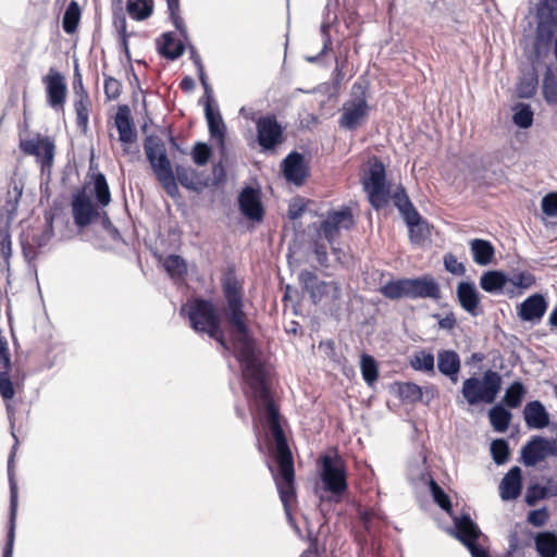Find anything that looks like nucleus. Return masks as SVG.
Returning a JSON list of instances; mask_svg holds the SVG:
<instances>
[{
    "label": "nucleus",
    "instance_id": "nucleus-1",
    "mask_svg": "<svg viewBox=\"0 0 557 557\" xmlns=\"http://www.w3.org/2000/svg\"><path fill=\"white\" fill-rule=\"evenodd\" d=\"M222 292L226 302L222 315L230 332L234 355L240 363L243 377L250 388L251 396L263 406L264 417L274 441V446L270 449L277 463V469H274L269 460H267V465L276 484L285 513L292 522L289 504L296 497L293 455L280 423L278 407L272 399L267 385L260 354L249 331L244 312L243 285L233 272H227L223 276Z\"/></svg>",
    "mask_w": 557,
    "mask_h": 557
},
{
    "label": "nucleus",
    "instance_id": "nucleus-2",
    "mask_svg": "<svg viewBox=\"0 0 557 557\" xmlns=\"http://www.w3.org/2000/svg\"><path fill=\"white\" fill-rule=\"evenodd\" d=\"M144 150L156 177L170 197L175 198L178 195L177 183L195 193H201L210 185V178H200L199 173L194 169L176 164L174 171L165 145L159 136H146Z\"/></svg>",
    "mask_w": 557,
    "mask_h": 557
},
{
    "label": "nucleus",
    "instance_id": "nucleus-3",
    "mask_svg": "<svg viewBox=\"0 0 557 557\" xmlns=\"http://www.w3.org/2000/svg\"><path fill=\"white\" fill-rule=\"evenodd\" d=\"M193 299L181 308V314L188 318L194 331L208 334L210 338L215 339L225 350H230V345L221 329V318L214 305L208 299Z\"/></svg>",
    "mask_w": 557,
    "mask_h": 557
},
{
    "label": "nucleus",
    "instance_id": "nucleus-4",
    "mask_svg": "<svg viewBox=\"0 0 557 557\" xmlns=\"http://www.w3.org/2000/svg\"><path fill=\"white\" fill-rule=\"evenodd\" d=\"M536 28L533 52L537 60L547 57L557 33V0H539L536 4Z\"/></svg>",
    "mask_w": 557,
    "mask_h": 557
},
{
    "label": "nucleus",
    "instance_id": "nucleus-5",
    "mask_svg": "<svg viewBox=\"0 0 557 557\" xmlns=\"http://www.w3.org/2000/svg\"><path fill=\"white\" fill-rule=\"evenodd\" d=\"M368 201L376 211L388 206L391 186L386 181V168L377 156L369 160V169L361 178Z\"/></svg>",
    "mask_w": 557,
    "mask_h": 557
},
{
    "label": "nucleus",
    "instance_id": "nucleus-6",
    "mask_svg": "<svg viewBox=\"0 0 557 557\" xmlns=\"http://www.w3.org/2000/svg\"><path fill=\"white\" fill-rule=\"evenodd\" d=\"M320 481L322 490L330 494V502L338 503L348 491L347 470L342 458L330 455L320 457Z\"/></svg>",
    "mask_w": 557,
    "mask_h": 557
},
{
    "label": "nucleus",
    "instance_id": "nucleus-7",
    "mask_svg": "<svg viewBox=\"0 0 557 557\" xmlns=\"http://www.w3.org/2000/svg\"><path fill=\"white\" fill-rule=\"evenodd\" d=\"M502 376L498 372L488 369L482 379L468 377L462 383L461 394L470 406L478 404H492L502 389Z\"/></svg>",
    "mask_w": 557,
    "mask_h": 557
},
{
    "label": "nucleus",
    "instance_id": "nucleus-8",
    "mask_svg": "<svg viewBox=\"0 0 557 557\" xmlns=\"http://www.w3.org/2000/svg\"><path fill=\"white\" fill-rule=\"evenodd\" d=\"M367 87L356 82L352 85V99L344 103L338 125L346 131L357 129L369 114V104L366 94Z\"/></svg>",
    "mask_w": 557,
    "mask_h": 557
},
{
    "label": "nucleus",
    "instance_id": "nucleus-9",
    "mask_svg": "<svg viewBox=\"0 0 557 557\" xmlns=\"http://www.w3.org/2000/svg\"><path fill=\"white\" fill-rule=\"evenodd\" d=\"M257 143L261 151H275L284 141V127L277 121L275 114L268 113L256 122Z\"/></svg>",
    "mask_w": 557,
    "mask_h": 557
},
{
    "label": "nucleus",
    "instance_id": "nucleus-10",
    "mask_svg": "<svg viewBox=\"0 0 557 557\" xmlns=\"http://www.w3.org/2000/svg\"><path fill=\"white\" fill-rule=\"evenodd\" d=\"M451 533L469 549L472 557H491L487 550L478 544L482 532L469 515L454 518Z\"/></svg>",
    "mask_w": 557,
    "mask_h": 557
},
{
    "label": "nucleus",
    "instance_id": "nucleus-11",
    "mask_svg": "<svg viewBox=\"0 0 557 557\" xmlns=\"http://www.w3.org/2000/svg\"><path fill=\"white\" fill-rule=\"evenodd\" d=\"M354 226L355 218L351 208L342 206L339 209L329 210L317 230L331 244L341 231H349Z\"/></svg>",
    "mask_w": 557,
    "mask_h": 557
},
{
    "label": "nucleus",
    "instance_id": "nucleus-12",
    "mask_svg": "<svg viewBox=\"0 0 557 557\" xmlns=\"http://www.w3.org/2000/svg\"><path fill=\"white\" fill-rule=\"evenodd\" d=\"M12 436L15 440V444L12 447V450H11L9 459H8V478H9V485H10V515H9V527H8V533H7V541H5V545L3 547L2 557H13V546H14V540H15V519H16V512H17V484L15 481L13 462H14L17 438L13 431H12Z\"/></svg>",
    "mask_w": 557,
    "mask_h": 557
},
{
    "label": "nucleus",
    "instance_id": "nucleus-13",
    "mask_svg": "<svg viewBox=\"0 0 557 557\" xmlns=\"http://www.w3.org/2000/svg\"><path fill=\"white\" fill-rule=\"evenodd\" d=\"M71 206L73 221L78 230H84L90 224L97 223L100 207L92 202L85 187L73 195Z\"/></svg>",
    "mask_w": 557,
    "mask_h": 557
},
{
    "label": "nucleus",
    "instance_id": "nucleus-14",
    "mask_svg": "<svg viewBox=\"0 0 557 557\" xmlns=\"http://www.w3.org/2000/svg\"><path fill=\"white\" fill-rule=\"evenodd\" d=\"M338 0H326L323 11V20L320 25V33L322 36L323 46L317 55L307 57L306 60L310 63H317L323 55L333 49V40L330 34L331 28L337 27L339 22L338 16Z\"/></svg>",
    "mask_w": 557,
    "mask_h": 557
},
{
    "label": "nucleus",
    "instance_id": "nucleus-15",
    "mask_svg": "<svg viewBox=\"0 0 557 557\" xmlns=\"http://www.w3.org/2000/svg\"><path fill=\"white\" fill-rule=\"evenodd\" d=\"M281 171L287 182L301 186L309 176V162L305 154L294 150L282 160Z\"/></svg>",
    "mask_w": 557,
    "mask_h": 557
},
{
    "label": "nucleus",
    "instance_id": "nucleus-16",
    "mask_svg": "<svg viewBox=\"0 0 557 557\" xmlns=\"http://www.w3.org/2000/svg\"><path fill=\"white\" fill-rule=\"evenodd\" d=\"M238 208L246 219L261 222L264 216V208L260 188L251 185L245 186L238 195Z\"/></svg>",
    "mask_w": 557,
    "mask_h": 557
},
{
    "label": "nucleus",
    "instance_id": "nucleus-17",
    "mask_svg": "<svg viewBox=\"0 0 557 557\" xmlns=\"http://www.w3.org/2000/svg\"><path fill=\"white\" fill-rule=\"evenodd\" d=\"M203 92L205 116L210 137L215 138L220 145L223 146L226 136V125L223 121L219 107L214 102L213 89L211 88V92L209 95L206 91Z\"/></svg>",
    "mask_w": 557,
    "mask_h": 557
},
{
    "label": "nucleus",
    "instance_id": "nucleus-18",
    "mask_svg": "<svg viewBox=\"0 0 557 557\" xmlns=\"http://www.w3.org/2000/svg\"><path fill=\"white\" fill-rule=\"evenodd\" d=\"M20 148L25 154L40 158L42 168L52 165L55 146L48 136L37 135L36 138L23 139Z\"/></svg>",
    "mask_w": 557,
    "mask_h": 557
},
{
    "label": "nucleus",
    "instance_id": "nucleus-19",
    "mask_svg": "<svg viewBox=\"0 0 557 557\" xmlns=\"http://www.w3.org/2000/svg\"><path fill=\"white\" fill-rule=\"evenodd\" d=\"M548 308V302L543 294L535 293L527 297L517 306V317L522 322H530L533 325L541 322Z\"/></svg>",
    "mask_w": 557,
    "mask_h": 557
},
{
    "label": "nucleus",
    "instance_id": "nucleus-20",
    "mask_svg": "<svg viewBox=\"0 0 557 557\" xmlns=\"http://www.w3.org/2000/svg\"><path fill=\"white\" fill-rule=\"evenodd\" d=\"M44 83L46 84L47 102L49 106L55 110L62 109L67 91L63 75L51 67L44 77Z\"/></svg>",
    "mask_w": 557,
    "mask_h": 557
},
{
    "label": "nucleus",
    "instance_id": "nucleus-21",
    "mask_svg": "<svg viewBox=\"0 0 557 557\" xmlns=\"http://www.w3.org/2000/svg\"><path fill=\"white\" fill-rule=\"evenodd\" d=\"M442 297L440 284L431 275L408 278V298L438 300Z\"/></svg>",
    "mask_w": 557,
    "mask_h": 557
},
{
    "label": "nucleus",
    "instance_id": "nucleus-22",
    "mask_svg": "<svg viewBox=\"0 0 557 557\" xmlns=\"http://www.w3.org/2000/svg\"><path fill=\"white\" fill-rule=\"evenodd\" d=\"M535 535L527 525L516 523L508 535L506 557H524V548L535 543Z\"/></svg>",
    "mask_w": 557,
    "mask_h": 557
},
{
    "label": "nucleus",
    "instance_id": "nucleus-23",
    "mask_svg": "<svg viewBox=\"0 0 557 557\" xmlns=\"http://www.w3.org/2000/svg\"><path fill=\"white\" fill-rule=\"evenodd\" d=\"M298 281L301 287L309 294L311 301L317 305L324 299L335 281L325 282L309 270H302L298 274Z\"/></svg>",
    "mask_w": 557,
    "mask_h": 557
},
{
    "label": "nucleus",
    "instance_id": "nucleus-24",
    "mask_svg": "<svg viewBox=\"0 0 557 557\" xmlns=\"http://www.w3.org/2000/svg\"><path fill=\"white\" fill-rule=\"evenodd\" d=\"M150 248L152 255L162 265L168 275L174 281L175 284L181 285L187 275V263L185 259L175 253L162 256L158 251V246H150Z\"/></svg>",
    "mask_w": 557,
    "mask_h": 557
},
{
    "label": "nucleus",
    "instance_id": "nucleus-25",
    "mask_svg": "<svg viewBox=\"0 0 557 557\" xmlns=\"http://www.w3.org/2000/svg\"><path fill=\"white\" fill-rule=\"evenodd\" d=\"M532 53V63L525 69L521 70V75L519 77V82L517 83V95L521 99H530L534 97L539 86V74L535 63H540L545 57H543L541 60H537L533 51Z\"/></svg>",
    "mask_w": 557,
    "mask_h": 557
},
{
    "label": "nucleus",
    "instance_id": "nucleus-26",
    "mask_svg": "<svg viewBox=\"0 0 557 557\" xmlns=\"http://www.w3.org/2000/svg\"><path fill=\"white\" fill-rule=\"evenodd\" d=\"M114 122L119 132V140L123 145L132 144L137 139V131L127 104L119 106Z\"/></svg>",
    "mask_w": 557,
    "mask_h": 557
},
{
    "label": "nucleus",
    "instance_id": "nucleus-27",
    "mask_svg": "<svg viewBox=\"0 0 557 557\" xmlns=\"http://www.w3.org/2000/svg\"><path fill=\"white\" fill-rule=\"evenodd\" d=\"M11 370V358L8 342L0 343V395L4 400L12 399L15 389L9 375Z\"/></svg>",
    "mask_w": 557,
    "mask_h": 557
},
{
    "label": "nucleus",
    "instance_id": "nucleus-28",
    "mask_svg": "<svg viewBox=\"0 0 557 557\" xmlns=\"http://www.w3.org/2000/svg\"><path fill=\"white\" fill-rule=\"evenodd\" d=\"M456 295L460 307L465 311L473 317H476L480 313V295L474 283L460 282L457 286Z\"/></svg>",
    "mask_w": 557,
    "mask_h": 557
},
{
    "label": "nucleus",
    "instance_id": "nucleus-29",
    "mask_svg": "<svg viewBox=\"0 0 557 557\" xmlns=\"http://www.w3.org/2000/svg\"><path fill=\"white\" fill-rule=\"evenodd\" d=\"M522 488L521 469L512 467L503 478L499 485V494L503 500L516 499L520 496Z\"/></svg>",
    "mask_w": 557,
    "mask_h": 557
},
{
    "label": "nucleus",
    "instance_id": "nucleus-30",
    "mask_svg": "<svg viewBox=\"0 0 557 557\" xmlns=\"http://www.w3.org/2000/svg\"><path fill=\"white\" fill-rule=\"evenodd\" d=\"M547 438L534 436L522 447V460L527 467H534L548 456Z\"/></svg>",
    "mask_w": 557,
    "mask_h": 557
},
{
    "label": "nucleus",
    "instance_id": "nucleus-31",
    "mask_svg": "<svg viewBox=\"0 0 557 557\" xmlns=\"http://www.w3.org/2000/svg\"><path fill=\"white\" fill-rule=\"evenodd\" d=\"M523 417L531 429H543L549 424V413L540 400L528 403L523 409Z\"/></svg>",
    "mask_w": 557,
    "mask_h": 557
},
{
    "label": "nucleus",
    "instance_id": "nucleus-32",
    "mask_svg": "<svg viewBox=\"0 0 557 557\" xmlns=\"http://www.w3.org/2000/svg\"><path fill=\"white\" fill-rule=\"evenodd\" d=\"M175 42V35L173 32H165L161 35L159 39H157V51L158 53L171 61H175L180 59L186 50V45L184 41H177L175 44L174 49H170L172 45Z\"/></svg>",
    "mask_w": 557,
    "mask_h": 557
},
{
    "label": "nucleus",
    "instance_id": "nucleus-33",
    "mask_svg": "<svg viewBox=\"0 0 557 557\" xmlns=\"http://www.w3.org/2000/svg\"><path fill=\"white\" fill-rule=\"evenodd\" d=\"M480 286L486 293L506 295V290L508 289L507 274L498 270L487 271L480 277Z\"/></svg>",
    "mask_w": 557,
    "mask_h": 557
},
{
    "label": "nucleus",
    "instance_id": "nucleus-34",
    "mask_svg": "<svg viewBox=\"0 0 557 557\" xmlns=\"http://www.w3.org/2000/svg\"><path fill=\"white\" fill-rule=\"evenodd\" d=\"M438 371L450 379L453 383H457L458 373L460 371V358L454 350H442L437 354Z\"/></svg>",
    "mask_w": 557,
    "mask_h": 557
},
{
    "label": "nucleus",
    "instance_id": "nucleus-35",
    "mask_svg": "<svg viewBox=\"0 0 557 557\" xmlns=\"http://www.w3.org/2000/svg\"><path fill=\"white\" fill-rule=\"evenodd\" d=\"M508 289L506 295L510 298L521 294L519 289H528L535 284V276L529 271L513 272L510 276L507 275Z\"/></svg>",
    "mask_w": 557,
    "mask_h": 557
},
{
    "label": "nucleus",
    "instance_id": "nucleus-36",
    "mask_svg": "<svg viewBox=\"0 0 557 557\" xmlns=\"http://www.w3.org/2000/svg\"><path fill=\"white\" fill-rule=\"evenodd\" d=\"M534 546L540 557H557V534L553 531L537 532Z\"/></svg>",
    "mask_w": 557,
    "mask_h": 557
},
{
    "label": "nucleus",
    "instance_id": "nucleus-37",
    "mask_svg": "<svg viewBox=\"0 0 557 557\" xmlns=\"http://www.w3.org/2000/svg\"><path fill=\"white\" fill-rule=\"evenodd\" d=\"M407 476L410 483L416 487L429 486L428 479H433V476L429 471L425 456H423L421 460L409 465Z\"/></svg>",
    "mask_w": 557,
    "mask_h": 557
},
{
    "label": "nucleus",
    "instance_id": "nucleus-38",
    "mask_svg": "<svg viewBox=\"0 0 557 557\" xmlns=\"http://www.w3.org/2000/svg\"><path fill=\"white\" fill-rule=\"evenodd\" d=\"M23 193V187H18L16 184L13 186V191H8V199L2 206L0 211V222L11 224L16 216L18 201Z\"/></svg>",
    "mask_w": 557,
    "mask_h": 557
},
{
    "label": "nucleus",
    "instance_id": "nucleus-39",
    "mask_svg": "<svg viewBox=\"0 0 557 557\" xmlns=\"http://www.w3.org/2000/svg\"><path fill=\"white\" fill-rule=\"evenodd\" d=\"M92 195L100 208L108 206L111 201L109 184L101 172L92 174Z\"/></svg>",
    "mask_w": 557,
    "mask_h": 557
},
{
    "label": "nucleus",
    "instance_id": "nucleus-40",
    "mask_svg": "<svg viewBox=\"0 0 557 557\" xmlns=\"http://www.w3.org/2000/svg\"><path fill=\"white\" fill-rule=\"evenodd\" d=\"M488 418L496 432H505L509 428L512 414L503 404H496L490 409Z\"/></svg>",
    "mask_w": 557,
    "mask_h": 557
},
{
    "label": "nucleus",
    "instance_id": "nucleus-41",
    "mask_svg": "<svg viewBox=\"0 0 557 557\" xmlns=\"http://www.w3.org/2000/svg\"><path fill=\"white\" fill-rule=\"evenodd\" d=\"M153 0H127L126 11L135 21H145L153 13Z\"/></svg>",
    "mask_w": 557,
    "mask_h": 557
},
{
    "label": "nucleus",
    "instance_id": "nucleus-42",
    "mask_svg": "<svg viewBox=\"0 0 557 557\" xmlns=\"http://www.w3.org/2000/svg\"><path fill=\"white\" fill-rule=\"evenodd\" d=\"M379 292L391 300L408 298V278L388 281L380 287Z\"/></svg>",
    "mask_w": 557,
    "mask_h": 557
},
{
    "label": "nucleus",
    "instance_id": "nucleus-43",
    "mask_svg": "<svg viewBox=\"0 0 557 557\" xmlns=\"http://www.w3.org/2000/svg\"><path fill=\"white\" fill-rule=\"evenodd\" d=\"M81 16H82V12H81V8H79L78 3L75 0H72L67 4V7L63 13V17H62L63 30L69 35L74 34L77 30V27H78V24L81 21Z\"/></svg>",
    "mask_w": 557,
    "mask_h": 557
},
{
    "label": "nucleus",
    "instance_id": "nucleus-44",
    "mask_svg": "<svg viewBox=\"0 0 557 557\" xmlns=\"http://www.w3.org/2000/svg\"><path fill=\"white\" fill-rule=\"evenodd\" d=\"M542 94L547 104H557V77L550 66L544 72Z\"/></svg>",
    "mask_w": 557,
    "mask_h": 557
},
{
    "label": "nucleus",
    "instance_id": "nucleus-45",
    "mask_svg": "<svg viewBox=\"0 0 557 557\" xmlns=\"http://www.w3.org/2000/svg\"><path fill=\"white\" fill-rule=\"evenodd\" d=\"M525 393L527 391L523 383L521 381H515L507 387L503 403L505 406L516 409L521 405Z\"/></svg>",
    "mask_w": 557,
    "mask_h": 557
},
{
    "label": "nucleus",
    "instance_id": "nucleus-46",
    "mask_svg": "<svg viewBox=\"0 0 557 557\" xmlns=\"http://www.w3.org/2000/svg\"><path fill=\"white\" fill-rule=\"evenodd\" d=\"M534 121V113L529 103L519 102L513 107L512 122L520 128H529Z\"/></svg>",
    "mask_w": 557,
    "mask_h": 557
},
{
    "label": "nucleus",
    "instance_id": "nucleus-47",
    "mask_svg": "<svg viewBox=\"0 0 557 557\" xmlns=\"http://www.w3.org/2000/svg\"><path fill=\"white\" fill-rule=\"evenodd\" d=\"M342 298V287L337 282H334L332 288L329 289L327 295L324 296V299L330 314L336 319L341 315Z\"/></svg>",
    "mask_w": 557,
    "mask_h": 557
},
{
    "label": "nucleus",
    "instance_id": "nucleus-48",
    "mask_svg": "<svg viewBox=\"0 0 557 557\" xmlns=\"http://www.w3.org/2000/svg\"><path fill=\"white\" fill-rule=\"evenodd\" d=\"M90 106V100L88 95H83L82 97H76L74 101V109L76 113V124L78 128L85 134L88 128V116L89 111L88 107Z\"/></svg>",
    "mask_w": 557,
    "mask_h": 557
},
{
    "label": "nucleus",
    "instance_id": "nucleus-49",
    "mask_svg": "<svg viewBox=\"0 0 557 557\" xmlns=\"http://www.w3.org/2000/svg\"><path fill=\"white\" fill-rule=\"evenodd\" d=\"M360 370L364 382L369 386H373L379 377L377 362L375 359L368 354H362L360 360Z\"/></svg>",
    "mask_w": 557,
    "mask_h": 557
},
{
    "label": "nucleus",
    "instance_id": "nucleus-50",
    "mask_svg": "<svg viewBox=\"0 0 557 557\" xmlns=\"http://www.w3.org/2000/svg\"><path fill=\"white\" fill-rule=\"evenodd\" d=\"M168 11L170 15V20L172 21L174 27L180 33L181 37L187 41L188 40V32L185 25L184 20L180 15V0H166Z\"/></svg>",
    "mask_w": 557,
    "mask_h": 557
},
{
    "label": "nucleus",
    "instance_id": "nucleus-51",
    "mask_svg": "<svg viewBox=\"0 0 557 557\" xmlns=\"http://www.w3.org/2000/svg\"><path fill=\"white\" fill-rule=\"evenodd\" d=\"M429 480V488L432 494L433 500L446 512L450 513L453 506L449 496L444 490L436 483L434 479Z\"/></svg>",
    "mask_w": 557,
    "mask_h": 557
},
{
    "label": "nucleus",
    "instance_id": "nucleus-52",
    "mask_svg": "<svg viewBox=\"0 0 557 557\" xmlns=\"http://www.w3.org/2000/svg\"><path fill=\"white\" fill-rule=\"evenodd\" d=\"M410 366L417 371L434 373V356L431 352L421 350L410 360Z\"/></svg>",
    "mask_w": 557,
    "mask_h": 557
},
{
    "label": "nucleus",
    "instance_id": "nucleus-53",
    "mask_svg": "<svg viewBox=\"0 0 557 557\" xmlns=\"http://www.w3.org/2000/svg\"><path fill=\"white\" fill-rule=\"evenodd\" d=\"M400 215L405 220L410 232H413L414 228L421 230V226L424 224V221L421 214L418 212L413 203L406 206L405 208L399 210Z\"/></svg>",
    "mask_w": 557,
    "mask_h": 557
},
{
    "label": "nucleus",
    "instance_id": "nucleus-54",
    "mask_svg": "<svg viewBox=\"0 0 557 557\" xmlns=\"http://www.w3.org/2000/svg\"><path fill=\"white\" fill-rule=\"evenodd\" d=\"M491 454L496 465H504L507 462L510 449L509 444L505 438H497L491 443Z\"/></svg>",
    "mask_w": 557,
    "mask_h": 557
},
{
    "label": "nucleus",
    "instance_id": "nucleus-55",
    "mask_svg": "<svg viewBox=\"0 0 557 557\" xmlns=\"http://www.w3.org/2000/svg\"><path fill=\"white\" fill-rule=\"evenodd\" d=\"M188 50L190 53V60L193 61L194 65L196 66V70L198 73V78L203 88V91H206L209 95L211 92V85L208 82V76L205 72V66H203L202 60H201L199 53L197 52V49L195 48V46L189 45Z\"/></svg>",
    "mask_w": 557,
    "mask_h": 557
},
{
    "label": "nucleus",
    "instance_id": "nucleus-56",
    "mask_svg": "<svg viewBox=\"0 0 557 557\" xmlns=\"http://www.w3.org/2000/svg\"><path fill=\"white\" fill-rule=\"evenodd\" d=\"M398 394L404 401L418 403L422 399L421 387L411 382L399 384Z\"/></svg>",
    "mask_w": 557,
    "mask_h": 557
},
{
    "label": "nucleus",
    "instance_id": "nucleus-57",
    "mask_svg": "<svg viewBox=\"0 0 557 557\" xmlns=\"http://www.w3.org/2000/svg\"><path fill=\"white\" fill-rule=\"evenodd\" d=\"M190 154H191L193 161L197 165L203 166L209 162V160L212 156V148H211V146H209L206 143L198 141L193 147Z\"/></svg>",
    "mask_w": 557,
    "mask_h": 557
},
{
    "label": "nucleus",
    "instance_id": "nucleus-58",
    "mask_svg": "<svg viewBox=\"0 0 557 557\" xmlns=\"http://www.w3.org/2000/svg\"><path fill=\"white\" fill-rule=\"evenodd\" d=\"M474 261L480 265H487L493 261L494 246H471Z\"/></svg>",
    "mask_w": 557,
    "mask_h": 557
},
{
    "label": "nucleus",
    "instance_id": "nucleus-59",
    "mask_svg": "<svg viewBox=\"0 0 557 557\" xmlns=\"http://www.w3.org/2000/svg\"><path fill=\"white\" fill-rule=\"evenodd\" d=\"M545 498L546 490L543 485L535 483L527 488L524 499L529 506H535L539 500Z\"/></svg>",
    "mask_w": 557,
    "mask_h": 557
},
{
    "label": "nucleus",
    "instance_id": "nucleus-60",
    "mask_svg": "<svg viewBox=\"0 0 557 557\" xmlns=\"http://www.w3.org/2000/svg\"><path fill=\"white\" fill-rule=\"evenodd\" d=\"M541 208L545 215L557 216V191L546 194L542 198Z\"/></svg>",
    "mask_w": 557,
    "mask_h": 557
},
{
    "label": "nucleus",
    "instance_id": "nucleus-61",
    "mask_svg": "<svg viewBox=\"0 0 557 557\" xmlns=\"http://www.w3.org/2000/svg\"><path fill=\"white\" fill-rule=\"evenodd\" d=\"M113 26L116 29L119 37L133 35L127 32L125 13L121 7L113 10Z\"/></svg>",
    "mask_w": 557,
    "mask_h": 557
},
{
    "label": "nucleus",
    "instance_id": "nucleus-62",
    "mask_svg": "<svg viewBox=\"0 0 557 557\" xmlns=\"http://www.w3.org/2000/svg\"><path fill=\"white\" fill-rule=\"evenodd\" d=\"M122 90V83L111 76L104 79V94L109 100H115L120 97Z\"/></svg>",
    "mask_w": 557,
    "mask_h": 557
},
{
    "label": "nucleus",
    "instance_id": "nucleus-63",
    "mask_svg": "<svg viewBox=\"0 0 557 557\" xmlns=\"http://www.w3.org/2000/svg\"><path fill=\"white\" fill-rule=\"evenodd\" d=\"M549 518V512L546 507H542L540 509L531 510L528 513V522L536 528H541L546 524Z\"/></svg>",
    "mask_w": 557,
    "mask_h": 557
},
{
    "label": "nucleus",
    "instance_id": "nucleus-64",
    "mask_svg": "<svg viewBox=\"0 0 557 557\" xmlns=\"http://www.w3.org/2000/svg\"><path fill=\"white\" fill-rule=\"evenodd\" d=\"M391 198L398 211L412 202L403 185H399L393 195L391 194Z\"/></svg>",
    "mask_w": 557,
    "mask_h": 557
}]
</instances>
